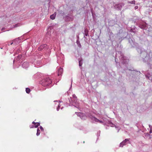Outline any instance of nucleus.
Masks as SVG:
<instances>
[{
	"instance_id": "1",
	"label": "nucleus",
	"mask_w": 152,
	"mask_h": 152,
	"mask_svg": "<svg viewBox=\"0 0 152 152\" xmlns=\"http://www.w3.org/2000/svg\"><path fill=\"white\" fill-rule=\"evenodd\" d=\"M52 80L49 78L43 77L42 80L40 82V83L44 86H48L50 87L53 86Z\"/></svg>"
},
{
	"instance_id": "2",
	"label": "nucleus",
	"mask_w": 152,
	"mask_h": 152,
	"mask_svg": "<svg viewBox=\"0 0 152 152\" xmlns=\"http://www.w3.org/2000/svg\"><path fill=\"white\" fill-rule=\"evenodd\" d=\"M69 104H68L67 102L65 104V106L67 107L68 106H74L75 107L79 109L80 108L79 107V102L77 101V99H72V97H70V98L68 99Z\"/></svg>"
},
{
	"instance_id": "3",
	"label": "nucleus",
	"mask_w": 152,
	"mask_h": 152,
	"mask_svg": "<svg viewBox=\"0 0 152 152\" xmlns=\"http://www.w3.org/2000/svg\"><path fill=\"white\" fill-rule=\"evenodd\" d=\"M88 116L89 118L91 120L94 122H99L100 123H103V122L102 121L100 120L95 117L93 116L91 114L89 113L88 115Z\"/></svg>"
},
{
	"instance_id": "4",
	"label": "nucleus",
	"mask_w": 152,
	"mask_h": 152,
	"mask_svg": "<svg viewBox=\"0 0 152 152\" xmlns=\"http://www.w3.org/2000/svg\"><path fill=\"white\" fill-rule=\"evenodd\" d=\"M108 126H110L111 127H115L116 129L117 130V132H118L120 129V128L119 126H117L115 124H113L110 121H107V122L105 123Z\"/></svg>"
},
{
	"instance_id": "5",
	"label": "nucleus",
	"mask_w": 152,
	"mask_h": 152,
	"mask_svg": "<svg viewBox=\"0 0 152 152\" xmlns=\"http://www.w3.org/2000/svg\"><path fill=\"white\" fill-rule=\"evenodd\" d=\"M129 140L130 139H126L124 140L123 141L120 143L119 146L120 147H123L124 145H125L128 143H129Z\"/></svg>"
},
{
	"instance_id": "6",
	"label": "nucleus",
	"mask_w": 152,
	"mask_h": 152,
	"mask_svg": "<svg viewBox=\"0 0 152 152\" xmlns=\"http://www.w3.org/2000/svg\"><path fill=\"white\" fill-rule=\"evenodd\" d=\"M42 75V73L38 72L34 75L33 77L34 79H37L41 77L42 78L43 77Z\"/></svg>"
},
{
	"instance_id": "7",
	"label": "nucleus",
	"mask_w": 152,
	"mask_h": 152,
	"mask_svg": "<svg viewBox=\"0 0 152 152\" xmlns=\"http://www.w3.org/2000/svg\"><path fill=\"white\" fill-rule=\"evenodd\" d=\"M75 113L77 114V116L79 117L82 120H85L86 119V117L83 114L81 113L75 112Z\"/></svg>"
},
{
	"instance_id": "8",
	"label": "nucleus",
	"mask_w": 152,
	"mask_h": 152,
	"mask_svg": "<svg viewBox=\"0 0 152 152\" xmlns=\"http://www.w3.org/2000/svg\"><path fill=\"white\" fill-rule=\"evenodd\" d=\"M63 72V69L61 67H59L57 70V74L58 76H61Z\"/></svg>"
},
{
	"instance_id": "9",
	"label": "nucleus",
	"mask_w": 152,
	"mask_h": 152,
	"mask_svg": "<svg viewBox=\"0 0 152 152\" xmlns=\"http://www.w3.org/2000/svg\"><path fill=\"white\" fill-rule=\"evenodd\" d=\"M146 77L149 79V80H152V72L151 73H150L148 72V73L145 75Z\"/></svg>"
},
{
	"instance_id": "10",
	"label": "nucleus",
	"mask_w": 152,
	"mask_h": 152,
	"mask_svg": "<svg viewBox=\"0 0 152 152\" xmlns=\"http://www.w3.org/2000/svg\"><path fill=\"white\" fill-rule=\"evenodd\" d=\"M47 46V45L46 44H43L41 45L38 48V50L39 51L42 50L44 48L46 47Z\"/></svg>"
},
{
	"instance_id": "11",
	"label": "nucleus",
	"mask_w": 152,
	"mask_h": 152,
	"mask_svg": "<svg viewBox=\"0 0 152 152\" xmlns=\"http://www.w3.org/2000/svg\"><path fill=\"white\" fill-rule=\"evenodd\" d=\"M32 124L34 125V127L35 128H37L40 125V123L39 122H35L34 121H33L32 122Z\"/></svg>"
},
{
	"instance_id": "12",
	"label": "nucleus",
	"mask_w": 152,
	"mask_h": 152,
	"mask_svg": "<svg viewBox=\"0 0 152 152\" xmlns=\"http://www.w3.org/2000/svg\"><path fill=\"white\" fill-rule=\"evenodd\" d=\"M40 133V131L39 129V128H37V133L36 134V135L37 136H38L39 135Z\"/></svg>"
},
{
	"instance_id": "13",
	"label": "nucleus",
	"mask_w": 152,
	"mask_h": 152,
	"mask_svg": "<svg viewBox=\"0 0 152 152\" xmlns=\"http://www.w3.org/2000/svg\"><path fill=\"white\" fill-rule=\"evenodd\" d=\"M26 93L29 94L31 90L29 88H27L26 89Z\"/></svg>"
},
{
	"instance_id": "14",
	"label": "nucleus",
	"mask_w": 152,
	"mask_h": 152,
	"mask_svg": "<svg viewBox=\"0 0 152 152\" xmlns=\"http://www.w3.org/2000/svg\"><path fill=\"white\" fill-rule=\"evenodd\" d=\"M56 15L54 14H53L50 16V18L52 19L53 20L55 18Z\"/></svg>"
},
{
	"instance_id": "15",
	"label": "nucleus",
	"mask_w": 152,
	"mask_h": 152,
	"mask_svg": "<svg viewBox=\"0 0 152 152\" xmlns=\"http://www.w3.org/2000/svg\"><path fill=\"white\" fill-rule=\"evenodd\" d=\"M128 3L129 4H135V1L133 0L131 1H128Z\"/></svg>"
},
{
	"instance_id": "16",
	"label": "nucleus",
	"mask_w": 152,
	"mask_h": 152,
	"mask_svg": "<svg viewBox=\"0 0 152 152\" xmlns=\"http://www.w3.org/2000/svg\"><path fill=\"white\" fill-rule=\"evenodd\" d=\"M72 99H77V97L76 96L75 94H73L72 95Z\"/></svg>"
},
{
	"instance_id": "17",
	"label": "nucleus",
	"mask_w": 152,
	"mask_h": 152,
	"mask_svg": "<svg viewBox=\"0 0 152 152\" xmlns=\"http://www.w3.org/2000/svg\"><path fill=\"white\" fill-rule=\"evenodd\" d=\"M28 63L27 62H24L23 63V66H25V65H28Z\"/></svg>"
},
{
	"instance_id": "18",
	"label": "nucleus",
	"mask_w": 152,
	"mask_h": 152,
	"mask_svg": "<svg viewBox=\"0 0 152 152\" xmlns=\"http://www.w3.org/2000/svg\"><path fill=\"white\" fill-rule=\"evenodd\" d=\"M100 131H99L97 132V137H99V136H100Z\"/></svg>"
},
{
	"instance_id": "19",
	"label": "nucleus",
	"mask_w": 152,
	"mask_h": 152,
	"mask_svg": "<svg viewBox=\"0 0 152 152\" xmlns=\"http://www.w3.org/2000/svg\"><path fill=\"white\" fill-rule=\"evenodd\" d=\"M82 61L80 60L79 61V65L80 66H81L82 65Z\"/></svg>"
},
{
	"instance_id": "20",
	"label": "nucleus",
	"mask_w": 152,
	"mask_h": 152,
	"mask_svg": "<svg viewBox=\"0 0 152 152\" xmlns=\"http://www.w3.org/2000/svg\"><path fill=\"white\" fill-rule=\"evenodd\" d=\"M29 127L30 128H32L34 127V124H32V125H30L29 126Z\"/></svg>"
},
{
	"instance_id": "21",
	"label": "nucleus",
	"mask_w": 152,
	"mask_h": 152,
	"mask_svg": "<svg viewBox=\"0 0 152 152\" xmlns=\"http://www.w3.org/2000/svg\"><path fill=\"white\" fill-rule=\"evenodd\" d=\"M85 35L86 36H87L88 35V33H87L88 31L87 30L85 29Z\"/></svg>"
},
{
	"instance_id": "22",
	"label": "nucleus",
	"mask_w": 152,
	"mask_h": 152,
	"mask_svg": "<svg viewBox=\"0 0 152 152\" xmlns=\"http://www.w3.org/2000/svg\"><path fill=\"white\" fill-rule=\"evenodd\" d=\"M40 129H41V130L42 131H44L43 128L41 126H40Z\"/></svg>"
},
{
	"instance_id": "23",
	"label": "nucleus",
	"mask_w": 152,
	"mask_h": 152,
	"mask_svg": "<svg viewBox=\"0 0 152 152\" xmlns=\"http://www.w3.org/2000/svg\"><path fill=\"white\" fill-rule=\"evenodd\" d=\"M59 104L58 105V106L57 107V108L56 110L57 111H58L59 109L60 106L59 105Z\"/></svg>"
},
{
	"instance_id": "24",
	"label": "nucleus",
	"mask_w": 152,
	"mask_h": 152,
	"mask_svg": "<svg viewBox=\"0 0 152 152\" xmlns=\"http://www.w3.org/2000/svg\"><path fill=\"white\" fill-rule=\"evenodd\" d=\"M149 128L150 129V130H151V129L152 128V126L151 125H149ZM150 132H151V130L150 131Z\"/></svg>"
},
{
	"instance_id": "25",
	"label": "nucleus",
	"mask_w": 152,
	"mask_h": 152,
	"mask_svg": "<svg viewBox=\"0 0 152 152\" xmlns=\"http://www.w3.org/2000/svg\"><path fill=\"white\" fill-rule=\"evenodd\" d=\"M138 6H136L134 7V9L135 10H136L138 8Z\"/></svg>"
},
{
	"instance_id": "26",
	"label": "nucleus",
	"mask_w": 152,
	"mask_h": 152,
	"mask_svg": "<svg viewBox=\"0 0 152 152\" xmlns=\"http://www.w3.org/2000/svg\"><path fill=\"white\" fill-rule=\"evenodd\" d=\"M72 83H71V86H70V89L72 88Z\"/></svg>"
},
{
	"instance_id": "27",
	"label": "nucleus",
	"mask_w": 152,
	"mask_h": 152,
	"mask_svg": "<svg viewBox=\"0 0 152 152\" xmlns=\"http://www.w3.org/2000/svg\"><path fill=\"white\" fill-rule=\"evenodd\" d=\"M18 57H19V58H20L21 57V56H20H20H18Z\"/></svg>"
},
{
	"instance_id": "28",
	"label": "nucleus",
	"mask_w": 152,
	"mask_h": 152,
	"mask_svg": "<svg viewBox=\"0 0 152 152\" xmlns=\"http://www.w3.org/2000/svg\"><path fill=\"white\" fill-rule=\"evenodd\" d=\"M63 107H62L61 108V109H62L63 108Z\"/></svg>"
},
{
	"instance_id": "29",
	"label": "nucleus",
	"mask_w": 152,
	"mask_h": 152,
	"mask_svg": "<svg viewBox=\"0 0 152 152\" xmlns=\"http://www.w3.org/2000/svg\"><path fill=\"white\" fill-rule=\"evenodd\" d=\"M27 68V67H25V68H26H26Z\"/></svg>"
},
{
	"instance_id": "30",
	"label": "nucleus",
	"mask_w": 152,
	"mask_h": 152,
	"mask_svg": "<svg viewBox=\"0 0 152 152\" xmlns=\"http://www.w3.org/2000/svg\"><path fill=\"white\" fill-rule=\"evenodd\" d=\"M12 43L11 44V45H12Z\"/></svg>"
}]
</instances>
